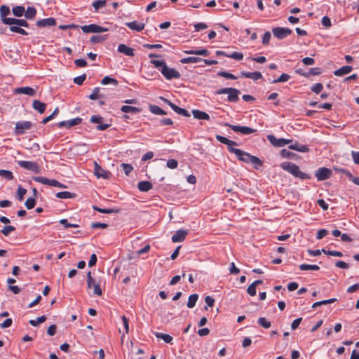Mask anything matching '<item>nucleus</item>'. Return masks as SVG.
Returning a JSON list of instances; mask_svg holds the SVG:
<instances>
[{
	"mask_svg": "<svg viewBox=\"0 0 359 359\" xmlns=\"http://www.w3.org/2000/svg\"><path fill=\"white\" fill-rule=\"evenodd\" d=\"M112 90L106 87H96L88 96L91 100H98V104L102 106L109 104L111 101Z\"/></svg>",
	"mask_w": 359,
	"mask_h": 359,
	"instance_id": "1",
	"label": "nucleus"
},
{
	"mask_svg": "<svg viewBox=\"0 0 359 359\" xmlns=\"http://www.w3.org/2000/svg\"><path fill=\"white\" fill-rule=\"evenodd\" d=\"M229 151L235 154L238 158L243 162L251 163L259 166L262 165V162L258 157L252 156L241 149L229 147Z\"/></svg>",
	"mask_w": 359,
	"mask_h": 359,
	"instance_id": "2",
	"label": "nucleus"
},
{
	"mask_svg": "<svg viewBox=\"0 0 359 359\" xmlns=\"http://www.w3.org/2000/svg\"><path fill=\"white\" fill-rule=\"evenodd\" d=\"M280 167L283 170L287 171L294 177L299 178L301 180L310 179L311 177L300 170L299 168L294 163L291 162H283L280 164Z\"/></svg>",
	"mask_w": 359,
	"mask_h": 359,
	"instance_id": "3",
	"label": "nucleus"
},
{
	"mask_svg": "<svg viewBox=\"0 0 359 359\" xmlns=\"http://www.w3.org/2000/svg\"><path fill=\"white\" fill-rule=\"evenodd\" d=\"M161 74L167 80H171L173 79H178L180 78V74L174 68H170L167 65L163 67V69H160Z\"/></svg>",
	"mask_w": 359,
	"mask_h": 359,
	"instance_id": "4",
	"label": "nucleus"
},
{
	"mask_svg": "<svg viewBox=\"0 0 359 359\" xmlns=\"http://www.w3.org/2000/svg\"><path fill=\"white\" fill-rule=\"evenodd\" d=\"M267 140L269 141V142L276 147H282L285 145L292 142V140L289 139H284V138H276L273 135H267Z\"/></svg>",
	"mask_w": 359,
	"mask_h": 359,
	"instance_id": "5",
	"label": "nucleus"
},
{
	"mask_svg": "<svg viewBox=\"0 0 359 359\" xmlns=\"http://www.w3.org/2000/svg\"><path fill=\"white\" fill-rule=\"evenodd\" d=\"M87 285L88 288L93 289V294L100 296L102 294V290L100 286L96 283L95 280L92 277L91 272L89 271L87 274Z\"/></svg>",
	"mask_w": 359,
	"mask_h": 359,
	"instance_id": "6",
	"label": "nucleus"
},
{
	"mask_svg": "<svg viewBox=\"0 0 359 359\" xmlns=\"http://www.w3.org/2000/svg\"><path fill=\"white\" fill-rule=\"evenodd\" d=\"M273 34L278 39H283L292 33V30L287 27H274L272 29Z\"/></svg>",
	"mask_w": 359,
	"mask_h": 359,
	"instance_id": "7",
	"label": "nucleus"
},
{
	"mask_svg": "<svg viewBox=\"0 0 359 359\" xmlns=\"http://www.w3.org/2000/svg\"><path fill=\"white\" fill-rule=\"evenodd\" d=\"M32 126L31 121H18L15 124V133L18 135H22L26 130L31 129Z\"/></svg>",
	"mask_w": 359,
	"mask_h": 359,
	"instance_id": "8",
	"label": "nucleus"
},
{
	"mask_svg": "<svg viewBox=\"0 0 359 359\" xmlns=\"http://www.w3.org/2000/svg\"><path fill=\"white\" fill-rule=\"evenodd\" d=\"M81 29L84 33H100L108 31L107 28L95 24L81 26Z\"/></svg>",
	"mask_w": 359,
	"mask_h": 359,
	"instance_id": "9",
	"label": "nucleus"
},
{
	"mask_svg": "<svg viewBox=\"0 0 359 359\" xmlns=\"http://www.w3.org/2000/svg\"><path fill=\"white\" fill-rule=\"evenodd\" d=\"M18 165L26 170H31L35 173H39L40 172V168L39 165L33 161H18Z\"/></svg>",
	"mask_w": 359,
	"mask_h": 359,
	"instance_id": "10",
	"label": "nucleus"
},
{
	"mask_svg": "<svg viewBox=\"0 0 359 359\" xmlns=\"http://www.w3.org/2000/svg\"><path fill=\"white\" fill-rule=\"evenodd\" d=\"M225 126L231 128L234 132L241 133L244 135H249L256 132L255 129H252L248 126H235L227 123H225Z\"/></svg>",
	"mask_w": 359,
	"mask_h": 359,
	"instance_id": "11",
	"label": "nucleus"
},
{
	"mask_svg": "<svg viewBox=\"0 0 359 359\" xmlns=\"http://www.w3.org/2000/svg\"><path fill=\"white\" fill-rule=\"evenodd\" d=\"M331 170L325 167L318 168L315 173V176L318 181L327 180L331 177Z\"/></svg>",
	"mask_w": 359,
	"mask_h": 359,
	"instance_id": "12",
	"label": "nucleus"
},
{
	"mask_svg": "<svg viewBox=\"0 0 359 359\" xmlns=\"http://www.w3.org/2000/svg\"><path fill=\"white\" fill-rule=\"evenodd\" d=\"M13 92L15 94H24L31 97L35 96L36 93V90L34 88L29 86L15 88Z\"/></svg>",
	"mask_w": 359,
	"mask_h": 359,
	"instance_id": "13",
	"label": "nucleus"
},
{
	"mask_svg": "<svg viewBox=\"0 0 359 359\" xmlns=\"http://www.w3.org/2000/svg\"><path fill=\"white\" fill-rule=\"evenodd\" d=\"M82 119L81 118H75L69 121H60L57 126L59 128H70L74 126L79 125L81 123Z\"/></svg>",
	"mask_w": 359,
	"mask_h": 359,
	"instance_id": "14",
	"label": "nucleus"
},
{
	"mask_svg": "<svg viewBox=\"0 0 359 359\" xmlns=\"http://www.w3.org/2000/svg\"><path fill=\"white\" fill-rule=\"evenodd\" d=\"M5 25H16L18 26L28 27L29 24L25 20L22 19H16V18H9L5 20Z\"/></svg>",
	"mask_w": 359,
	"mask_h": 359,
	"instance_id": "15",
	"label": "nucleus"
},
{
	"mask_svg": "<svg viewBox=\"0 0 359 359\" xmlns=\"http://www.w3.org/2000/svg\"><path fill=\"white\" fill-rule=\"evenodd\" d=\"M188 234V231L187 230H178L175 232V233L172 236V241L173 243H180L184 241L187 235Z\"/></svg>",
	"mask_w": 359,
	"mask_h": 359,
	"instance_id": "16",
	"label": "nucleus"
},
{
	"mask_svg": "<svg viewBox=\"0 0 359 359\" xmlns=\"http://www.w3.org/2000/svg\"><path fill=\"white\" fill-rule=\"evenodd\" d=\"M103 118L100 116H92L90 118V121L94 123H99L97 126V129L99 130H104L107 129L110 125L109 124H101Z\"/></svg>",
	"mask_w": 359,
	"mask_h": 359,
	"instance_id": "17",
	"label": "nucleus"
},
{
	"mask_svg": "<svg viewBox=\"0 0 359 359\" xmlns=\"http://www.w3.org/2000/svg\"><path fill=\"white\" fill-rule=\"evenodd\" d=\"M229 93H228L227 100L230 102H236L238 101V95L241 94V91L236 88H231Z\"/></svg>",
	"mask_w": 359,
	"mask_h": 359,
	"instance_id": "18",
	"label": "nucleus"
},
{
	"mask_svg": "<svg viewBox=\"0 0 359 359\" xmlns=\"http://www.w3.org/2000/svg\"><path fill=\"white\" fill-rule=\"evenodd\" d=\"M55 24V20L53 18L39 20L36 22V25L39 27H51Z\"/></svg>",
	"mask_w": 359,
	"mask_h": 359,
	"instance_id": "19",
	"label": "nucleus"
},
{
	"mask_svg": "<svg viewBox=\"0 0 359 359\" xmlns=\"http://www.w3.org/2000/svg\"><path fill=\"white\" fill-rule=\"evenodd\" d=\"M126 25L133 31L141 32L144 29L145 25L143 22H138L137 21L130 22L126 23Z\"/></svg>",
	"mask_w": 359,
	"mask_h": 359,
	"instance_id": "20",
	"label": "nucleus"
},
{
	"mask_svg": "<svg viewBox=\"0 0 359 359\" xmlns=\"http://www.w3.org/2000/svg\"><path fill=\"white\" fill-rule=\"evenodd\" d=\"M117 50L119 53H123L127 56L134 55V49L125 44H120L118 46Z\"/></svg>",
	"mask_w": 359,
	"mask_h": 359,
	"instance_id": "21",
	"label": "nucleus"
},
{
	"mask_svg": "<svg viewBox=\"0 0 359 359\" xmlns=\"http://www.w3.org/2000/svg\"><path fill=\"white\" fill-rule=\"evenodd\" d=\"M241 76L245 78L251 79L253 81H257L262 78V74L259 72H242Z\"/></svg>",
	"mask_w": 359,
	"mask_h": 359,
	"instance_id": "22",
	"label": "nucleus"
},
{
	"mask_svg": "<svg viewBox=\"0 0 359 359\" xmlns=\"http://www.w3.org/2000/svg\"><path fill=\"white\" fill-rule=\"evenodd\" d=\"M109 172L104 171L101 166H100L96 162L95 163V175L98 177L107 178L109 175Z\"/></svg>",
	"mask_w": 359,
	"mask_h": 359,
	"instance_id": "23",
	"label": "nucleus"
},
{
	"mask_svg": "<svg viewBox=\"0 0 359 359\" xmlns=\"http://www.w3.org/2000/svg\"><path fill=\"white\" fill-rule=\"evenodd\" d=\"M193 116L195 118L198 120H210V116L203 111L198 109H194L192 111Z\"/></svg>",
	"mask_w": 359,
	"mask_h": 359,
	"instance_id": "24",
	"label": "nucleus"
},
{
	"mask_svg": "<svg viewBox=\"0 0 359 359\" xmlns=\"http://www.w3.org/2000/svg\"><path fill=\"white\" fill-rule=\"evenodd\" d=\"M353 70L351 66H343L342 67L335 70L334 74L337 76H342L345 74H349Z\"/></svg>",
	"mask_w": 359,
	"mask_h": 359,
	"instance_id": "25",
	"label": "nucleus"
},
{
	"mask_svg": "<svg viewBox=\"0 0 359 359\" xmlns=\"http://www.w3.org/2000/svg\"><path fill=\"white\" fill-rule=\"evenodd\" d=\"M138 189L142 192H146L152 189L153 185L149 181H141L137 184Z\"/></svg>",
	"mask_w": 359,
	"mask_h": 359,
	"instance_id": "26",
	"label": "nucleus"
},
{
	"mask_svg": "<svg viewBox=\"0 0 359 359\" xmlns=\"http://www.w3.org/2000/svg\"><path fill=\"white\" fill-rule=\"evenodd\" d=\"M216 139L222 144H224L228 146V149L229 147H233V146H236L237 143L233 140H229L228 138L223 137L219 135H216Z\"/></svg>",
	"mask_w": 359,
	"mask_h": 359,
	"instance_id": "27",
	"label": "nucleus"
},
{
	"mask_svg": "<svg viewBox=\"0 0 359 359\" xmlns=\"http://www.w3.org/2000/svg\"><path fill=\"white\" fill-rule=\"evenodd\" d=\"M184 52L188 55H198L204 57L208 56L210 54V52L205 48H202L200 50H184Z\"/></svg>",
	"mask_w": 359,
	"mask_h": 359,
	"instance_id": "28",
	"label": "nucleus"
},
{
	"mask_svg": "<svg viewBox=\"0 0 359 359\" xmlns=\"http://www.w3.org/2000/svg\"><path fill=\"white\" fill-rule=\"evenodd\" d=\"M289 149L292 150H295L299 152H308L309 151V148L304 144H300L297 142H295L294 144L289 145Z\"/></svg>",
	"mask_w": 359,
	"mask_h": 359,
	"instance_id": "29",
	"label": "nucleus"
},
{
	"mask_svg": "<svg viewBox=\"0 0 359 359\" xmlns=\"http://www.w3.org/2000/svg\"><path fill=\"white\" fill-rule=\"evenodd\" d=\"M32 107L35 110L39 111L40 114H43L46 110V105L45 103L41 102L37 100H35L33 101Z\"/></svg>",
	"mask_w": 359,
	"mask_h": 359,
	"instance_id": "30",
	"label": "nucleus"
},
{
	"mask_svg": "<svg viewBox=\"0 0 359 359\" xmlns=\"http://www.w3.org/2000/svg\"><path fill=\"white\" fill-rule=\"evenodd\" d=\"M10 14V8L8 6H6V5H2L1 7H0V16H1V21L4 24H5V20L6 19H9L10 18H6V16Z\"/></svg>",
	"mask_w": 359,
	"mask_h": 359,
	"instance_id": "31",
	"label": "nucleus"
},
{
	"mask_svg": "<svg viewBox=\"0 0 359 359\" xmlns=\"http://www.w3.org/2000/svg\"><path fill=\"white\" fill-rule=\"evenodd\" d=\"M296 72L300 75L309 77L310 76L319 75L321 73V69L318 67H313L310 69L306 73H301L300 70H297Z\"/></svg>",
	"mask_w": 359,
	"mask_h": 359,
	"instance_id": "32",
	"label": "nucleus"
},
{
	"mask_svg": "<svg viewBox=\"0 0 359 359\" xmlns=\"http://www.w3.org/2000/svg\"><path fill=\"white\" fill-rule=\"evenodd\" d=\"M121 110L124 113H131V114H137L141 111V109L132 107V106H128V105H123L121 107Z\"/></svg>",
	"mask_w": 359,
	"mask_h": 359,
	"instance_id": "33",
	"label": "nucleus"
},
{
	"mask_svg": "<svg viewBox=\"0 0 359 359\" xmlns=\"http://www.w3.org/2000/svg\"><path fill=\"white\" fill-rule=\"evenodd\" d=\"M149 110L151 113L157 115H165L167 113L163 110L161 107L156 105L150 104L149 106Z\"/></svg>",
	"mask_w": 359,
	"mask_h": 359,
	"instance_id": "34",
	"label": "nucleus"
},
{
	"mask_svg": "<svg viewBox=\"0 0 359 359\" xmlns=\"http://www.w3.org/2000/svg\"><path fill=\"white\" fill-rule=\"evenodd\" d=\"M172 109L176 112L177 114H180V115H182V116H184L185 117H189L190 116V114L189 112L183 109V108H181L178 106H177L176 104H175V106H172Z\"/></svg>",
	"mask_w": 359,
	"mask_h": 359,
	"instance_id": "35",
	"label": "nucleus"
},
{
	"mask_svg": "<svg viewBox=\"0 0 359 359\" xmlns=\"http://www.w3.org/2000/svg\"><path fill=\"white\" fill-rule=\"evenodd\" d=\"M198 299V295L197 294H192L189 297L187 307L189 309L194 308L196 305V303Z\"/></svg>",
	"mask_w": 359,
	"mask_h": 359,
	"instance_id": "36",
	"label": "nucleus"
},
{
	"mask_svg": "<svg viewBox=\"0 0 359 359\" xmlns=\"http://www.w3.org/2000/svg\"><path fill=\"white\" fill-rule=\"evenodd\" d=\"M202 61V58L196 57H188L180 60L182 64L197 63Z\"/></svg>",
	"mask_w": 359,
	"mask_h": 359,
	"instance_id": "37",
	"label": "nucleus"
},
{
	"mask_svg": "<svg viewBox=\"0 0 359 359\" xmlns=\"http://www.w3.org/2000/svg\"><path fill=\"white\" fill-rule=\"evenodd\" d=\"M155 336L158 339H163L165 343L170 344L172 341V337L167 334L156 332Z\"/></svg>",
	"mask_w": 359,
	"mask_h": 359,
	"instance_id": "38",
	"label": "nucleus"
},
{
	"mask_svg": "<svg viewBox=\"0 0 359 359\" xmlns=\"http://www.w3.org/2000/svg\"><path fill=\"white\" fill-rule=\"evenodd\" d=\"M56 196L62 199L72 198L75 196V194L65 191L57 193Z\"/></svg>",
	"mask_w": 359,
	"mask_h": 359,
	"instance_id": "39",
	"label": "nucleus"
},
{
	"mask_svg": "<svg viewBox=\"0 0 359 359\" xmlns=\"http://www.w3.org/2000/svg\"><path fill=\"white\" fill-rule=\"evenodd\" d=\"M13 13L16 17H21L25 13V8L22 6H16L12 9Z\"/></svg>",
	"mask_w": 359,
	"mask_h": 359,
	"instance_id": "40",
	"label": "nucleus"
},
{
	"mask_svg": "<svg viewBox=\"0 0 359 359\" xmlns=\"http://www.w3.org/2000/svg\"><path fill=\"white\" fill-rule=\"evenodd\" d=\"M299 269L302 271H306V270H314L318 271L320 269V267L318 265H311V264H302L299 265Z\"/></svg>",
	"mask_w": 359,
	"mask_h": 359,
	"instance_id": "41",
	"label": "nucleus"
},
{
	"mask_svg": "<svg viewBox=\"0 0 359 359\" xmlns=\"http://www.w3.org/2000/svg\"><path fill=\"white\" fill-rule=\"evenodd\" d=\"M25 15L27 19H32L34 18L36 13V11L34 7H28L27 11H25Z\"/></svg>",
	"mask_w": 359,
	"mask_h": 359,
	"instance_id": "42",
	"label": "nucleus"
},
{
	"mask_svg": "<svg viewBox=\"0 0 359 359\" xmlns=\"http://www.w3.org/2000/svg\"><path fill=\"white\" fill-rule=\"evenodd\" d=\"M290 79V76L287 74H282L277 79L273 80L271 83H283L287 81Z\"/></svg>",
	"mask_w": 359,
	"mask_h": 359,
	"instance_id": "43",
	"label": "nucleus"
},
{
	"mask_svg": "<svg viewBox=\"0 0 359 359\" xmlns=\"http://www.w3.org/2000/svg\"><path fill=\"white\" fill-rule=\"evenodd\" d=\"M46 320V317L45 316H42L41 317L37 318L36 320H29V323L32 326H37L39 324L43 323Z\"/></svg>",
	"mask_w": 359,
	"mask_h": 359,
	"instance_id": "44",
	"label": "nucleus"
},
{
	"mask_svg": "<svg viewBox=\"0 0 359 359\" xmlns=\"http://www.w3.org/2000/svg\"><path fill=\"white\" fill-rule=\"evenodd\" d=\"M258 324L264 328L268 329L271 327V322L268 321L266 318L260 317L258 319Z\"/></svg>",
	"mask_w": 359,
	"mask_h": 359,
	"instance_id": "45",
	"label": "nucleus"
},
{
	"mask_svg": "<svg viewBox=\"0 0 359 359\" xmlns=\"http://www.w3.org/2000/svg\"><path fill=\"white\" fill-rule=\"evenodd\" d=\"M0 176L8 180H11L13 178L12 172L6 170H0Z\"/></svg>",
	"mask_w": 359,
	"mask_h": 359,
	"instance_id": "46",
	"label": "nucleus"
},
{
	"mask_svg": "<svg viewBox=\"0 0 359 359\" xmlns=\"http://www.w3.org/2000/svg\"><path fill=\"white\" fill-rule=\"evenodd\" d=\"M217 75L219 76H222V77H224L226 79H233V80H235L237 79V77L229 73V72H224V71H221V72H219L217 73Z\"/></svg>",
	"mask_w": 359,
	"mask_h": 359,
	"instance_id": "47",
	"label": "nucleus"
},
{
	"mask_svg": "<svg viewBox=\"0 0 359 359\" xmlns=\"http://www.w3.org/2000/svg\"><path fill=\"white\" fill-rule=\"evenodd\" d=\"M322 252L325 254V255H330V256H334V257H341L343 256V254L342 252H339V251H334V250H326L325 249H323L322 250Z\"/></svg>",
	"mask_w": 359,
	"mask_h": 359,
	"instance_id": "48",
	"label": "nucleus"
},
{
	"mask_svg": "<svg viewBox=\"0 0 359 359\" xmlns=\"http://www.w3.org/2000/svg\"><path fill=\"white\" fill-rule=\"evenodd\" d=\"M34 180L37 182L41 183L43 184H47V185H50V186L51 180H49V179H48L46 177H34Z\"/></svg>",
	"mask_w": 359,
	"mask_h": 359,
	"instance_id": "49",
	"label": "nucleus"
},
{
	"mask_svg": "<svg viewBox=\"0 0 359 359\" xmlns=\"http://www.w3.org/2000/svg\"><path fill=\"white\" fill-rule=\"evenodd\" d=\"M35 204L36 201L32 197L28 198L25 203V205L28 210L32 209L35 206Z\"/></svg>",
	"mask_w": 359,
	"mask_h": 359,
	"instance_id": "50",
	"label": "nucleus"
},
{
	"mask_svg": "<svg viewBox=\"0 0 359 359\" xmlns=\"http://www.w3.org/2000/svg\"><path fill=\"white\" fill-rule=\"evenodd\" d=\"M27 190L21 187H19L17 191V198L20 201H22L24 196L26 194Z\"/></svg>",
	"mask_w": 359,
	"mask_h": 359,
	"instance_id": "51",
	"label": "nucleus"
},
{
	"mask_svg": "<svg viewBox=\"0 0 359 359\" xmlns=\"http://www.w3.org/2000/svg\"><path fill=\"white\" fill-rule=\"evenodd\" d=\"M226 57L233 58L236 60H241L243 58V54L242 53L233 52L229 55H226Z\"/></svg>",
	"mask_w": 359,
	"mask_h": 359,
	"instance_id": "52",
	"label": "nucleus"
},
{
	"mask_svg": "<svg viewBox=\"0 0 359 359\" xmlns=\"http://www.w3.org/2000/svg\"><path fill=\"white\" fill-rule=\"evenodd\" d=\"M121 166L122 167L125 174L126 175H129L130 174V172L133 171V166L130 165V164H128V163H121Z\"/></svg>",
	"mask_w": 359,
	"mask_h": 359,
	"instance_id": "53",
	"label": "nucleus"
},
{
	"mask_svg": "<svg viewBox=\"0 0 359 359\" xmlns=\"http://www.w3.org/2000/svg\"><path fill=\"white\" fill-rule=\"evenodd\" d=\"M150 62L154 65L156 68H158L159 69H163V67L166 65L164 60H151Z\"/></svg>",
	"mask_w": 359,
	"mask_h": 359,
	"instance_id": "54",
	"label": "nucleus"
},
{
	"mask_svg": "<svg viewBox=\"0 0 359 359\" xmlns=\"http://www.w3.org/2000/svg\"><path fill=\"white\" fill-rule=\"evenodd\" d=\"M15 230V228L13 226H4L1 232L5 236H7L10 234L11 232Z\"/></svg>",
	"mask_w": 359,
	"mask_h": 359,
	"instance_id": "55",
	"label": "nucleus"
},
{
	"mask_svg": "<svg viewBox=\"0 0 359 359\" xmlns=\"http://www.w3.org/2000/svg\"><path fill=\"white\" fill-rule=\"evenodd\" d=\"M121 322H122V324H123V328H124V332H123V334H124V333L128 332V330H129L128 320L124 316L121 317Z\"/></svg>",
	"mask_w": 359,
	"mask_h": 359,
	"instance_id": "56",
	"label": "nucleus"
},
{
	"mask_svg": "<svg viewBox=\"0 0 359 359\" xmlns=\"http://www.w3.org/2000/svg\"><path fill=\"white\" fill-rule=\"evenodd\" d=\"M323 88V84L320 83H318L311 87V90L313 93L318 94L322 91Z\"/></svg>",
	"mask_w": 359,
	"mask_h": 359,
	"instance_id": "57",
	"label": "nucleus"
},
{
	"mask_svg": "<svg viewBox=\"0 0 359 359\" xmlns=\"http://www.w3.org/2000/svg\"><path fill=\"white\" fill-rule=\"evenodd\" d=\"M106 4V0H98L93 4V6L95 8V9L97 11L100 8H102Z\"/></svg>",
	"mask_w": 359,
	"mask_h": 359,
	"instance_id": "58",
	"label": "nucleus"
},
{
	"mask_svg": "<svg viewBox=\"0 0 359 359\" xmlns=\"http://www.w3.org/2000/svg\"><path fill=\"white\" fill-rule=\"evenodd\" d=\"M247 292L249 295L253 297L256 295V286L253 283L250 284L248 289Z\"/></svg>",
	"mask_w": 359,
	"mask_h": 359,
	"instance_id": "59",
	"label": "nucleus"
},
{
	"mask_svg": "<svg viewBox=\"0 0 359 359\" xmlns=\"http://www.w3.org/2000/svg\"><path fill=\"white\" fill-rule=\"evenodd\" d=\"M86 78V75L82 74L74 79V82L77 85H81Z\"/></svg>",
	"mask_w": 359,
	"mask_h": 359,
	"instance_id": "60",
	"label": "nucleus"
},
{
	"mask_svg": "<svg viewBox=\"0 0 359 359\" xmlns=\"http://www.w3.org/2000/svg\"><path fill=\"white\" fill-rule=\"evenodd\" d=\"M271 35L269 32H265L262 38V43L264 45H268L269 43Z\"/></svg>",
	"mask_w": 359,
	"mask_h": 359,
	"instance_id": "61",
	"label": "nucleus"
},
{
	"mask_svg": "<svg viewBox=\"0 0 359 359\" xmlns=\"http://www.w3.org/2000/svg\"><path fill=\"white\" fill-rule=\"evenodd\" d=\"M178 163L175 159H169L167 161V166L170 169H175L177 167Z\"/></svg>",
	"mask_w": 359,
	"mask_h": 359,
	"instance_id": "62",
	"label": "nucleus"
},
{
	"mask_svg": "<svg viewBox=\"0 0 359 359\" xmlns=\"http://www.w3.org/2000/svg\"><path fill=\"white\" fill-rule=\"evenodd\" d=\"M328 233L327 230L325 229H320L316 233V238L318 240L322 239Z\"/></svg>",
	"mask_w": 359,
	"mask_h": 359,
	"instance_id": "63",
	"label": "nucleus"
},
{
	"mask_svg": "<svg viewBox=\"0 0 359 359\" xmlns=\"http://www.w3.org/2000/svg\"><path fill=\"white\" fill-rule=\"evenodd\" d=\"M13 320L11 318L6 319L1 324H0V327L1 329H5L11 326Z\"/></svg>",
	"mask_w": 359,
	"mask_h": 359,
	"instance_id": "64",
	"label": "nucleus"
}]
</instances>
